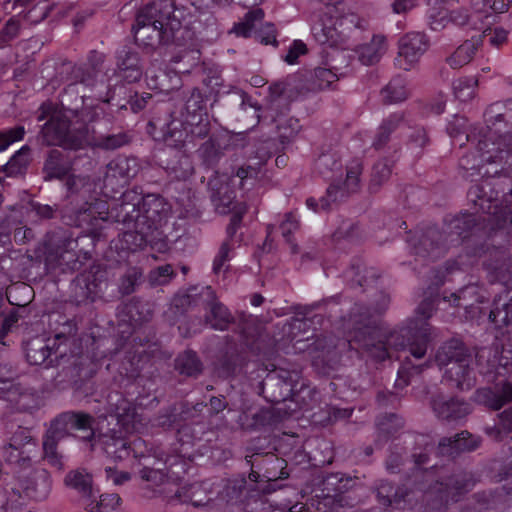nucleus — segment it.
Listing matches in <instances>:
<instances>
[{"mask_svg": "<svg viewBox=\"0 0 512 512\" xmlns=\"http://www.w3.org/2000/svg\"><path fill=\"white\" fill-rule=\"evenodd\" d=\"M388 304L389 297L383 294L380 295L379 304L373 312L368 306L355 304L350 311V339L340 341L336 347H354L377 361L392 358L393 352L405 350L415 359L423 358L429 342L430 325H409L386 333L382 330L377 315L386 311Z\"/></svg>", "mask_w": 512, "mask_h": 512, "instance_id": "obj_1", "label": "nucleus"}, {"mask_svg": "<svg viewBox=\"0 0 512 512\" xmlns=\"http://www.w3.org/2000/svg\"><path fill=\"white\" fill-rule=\"evenodd\" d=\"M94 418L82 411H66L51 420L48 429L43 435L42 448L44 459L58 470L63 469L62 455L58 452V444L63 439L73 436L72 431L78 430L82 434L80 440L89 442L91 449L94 444L95 433L93 429Z\"/></svg>", "mask_w": 512, "mask_h": 512, "instance_id": "obj_2", "label": "nucleus"}, {"mask_svg": "<svg viewBox=\"0 0 512 512\" xmlns=\"http://www.w3.org/2000/svg\"><path fill=\"white\" fill-rule=\"evenodd\" d=\"M489 128H493L490 123H487L485 128L472 127L468 129L467 119L458 115H454L448 123V134L453 138L464 135L466 141L471 142L478 153L477 157L472 155L473 162L470 155H465L460 159V167L464 170H478V173L483 176L491 174L488 169H485V165L496 163L497 156H494V152H498L500 147H496V142L490 140Z\"/></svg>", "mask_w": 512, "mask_h": 512, "instance_id": "obj_3", "label": "nucleus"}, {"mask_svg": "<svg viewBox=\"0 0 512 512\" xmlns=\"http://www.w3.org/2000/svg\"><path fill=\"white\" fill-rule=\"evenodd\" d=\"M75 117H79L83 124L79 127H71L70 120L67 115L54 113L49 120L43 125L41 135L46 145H57L64 149L78 150L83 148L88 141L87 121H92L94 115L87 112L85 108L78 111L77 109H68Z\"/></svg>", "mask_w": 512, "mask_h": 512, "instance_id": "obj_4", "label": "nucleus"}, {"mask_svg": "<svg viewBox=\"0 0 512 512\" xmlns=\"http://www.w3.org/2000/svg\"><path fill=\"white\" fill-rule=\"evenodd\" d=\"M496 186L494 178L487 176L471 186L467 196L469 201L478 207L476 212L482 211L485 214L484 222H488L493 229H504L512 226V210L498 205L500 191Z\"/></svg>", "mask_w": 512, "mask_h": 512, "instance_id": "obj_5", "label": "nucleus"}, {"mask_svg": "<svg viewBox=\"0 0 512 512\" xmlns=\"http://www.w3.org/2000/svg\"><path fill=\"white\" fill-rule=\"evenodd\" d=\"M484 117L486 123H490L493 127L489 128L490 140L496 142V147H500L498 152H494V156H498L495 164H501L505 158V152L510 150L506 144L512 143V109L501 103H495L486 109Z\"/></svg>", "mask_w": 512, "mask_h": 512, "instance_id": "obj_6", "label": "nucleus"}, {"mask_svg": "<svg viewBox=\"0 0 512 512\" xmlns=\"http://www.w3.org/2000/svg\"><path fill=\"white\" fill-rule=\"evenodd\" d=\"M245 459L251 467L248 476L251 482H276L289 477L287 462L274 453L253 452L251 455H247Z\"/></svg>", "mask_w": 512, "mask_h": 512, "instance_id": "obj_7", "label": "nucleus"}, {"mask_svg": "<svg viewBox=\"0 0 512 512\" xmlns=\"http://www.w3.org/2000/svg\"><path fill=\"white\" fill-rule=\"evenodd\" d=\"M299 380L300 373L296 370L276 369L261 382L262 393L272 403L284 402L299 391Z\"/></svg>", "mask_w": 512, "mask_h": 512, "instance_id": "obj_8", "label": "nucleus"}, {"mask_svg": "<svg viewBox=\"0 0 512 512\" xmlns=\"http://www.w3.org/2000/svg\"><path fill=\"white\" fill-rule=\"evenodd\" d=\"M264 18V11L260 8H255L248 11L243 20L235 23L231 29L238 37L248 38L253 35L254 39L261 44L277 45L276 29L272 23L262 24Z\"/></svg>", "mask_w": 512, "mask_h": 512, "instance_id": "obj_9", "label": "nucleus"}, {"mask_svg": "<svg viewBox=\"0 0 512 512\" xmlns=\"http://www.w3.org/2000/svg\"><path fill=\"white\" fill-rule=\"evenodd\" d=\"M141 21H155L168 32L178 35L182 28L183 12L176 9L174 0H153L139 11Z\"/></svg>", "mask_w": 512, "mask_h": 512, "instance_id": "obj_10", "label": "nucleus"}, {"mask_svg": "<svg viewBox=\"0 0 512 512\" xmlns=\"http://www.w3.org/2000/svg\"><path fill=\"white\" fill-rule=\"evenodd\" d=\"M77 239L69 231H56L51 234L46 244L45 265L56 268L63 264L69 265L76 258Z\"/></svg>", "mask_w": 512, "mask_h": 512, "instance_id": "obj_11", "label": "nucleus"}, {"mask_svg": "<svg viewBox=\"0 0 512 512\" xmlns=\"http://www.w3.org/2000/svg\"><path fill=\"white\" fill-rule=\"evenodd\" d=\"M37 447L36 440L31 436L30 430L18 426L6 444L2 447L5 461L19 466H28L31 463L30 453Z\"/></svg>", "mask_w": 512, "mask_h": 512, "instance_id": "obj_12", "label": "nucleus"}, {"mask_svg": "<svg viewBox=\"0 0 512 512\" xmlns=\"http://www.w3.org/2000/svg\"><path fill=\"white\" fill-rule=\"evenodd\" d=\"M361 173L360 164H355L347 169L344 182L333 180L326 190L325 196L321 201V210L328 211L333 205L346 201L352 194L360 189L359 175Z\"/></svg>", "mask_w": 512, "mask_h": 512, "instance_id": "obj_13", "label": "nucleus"}, {"mask_svg": "<svg viewBox=\"0 0 512 512\" xmlns=\"http://www.w3.org/2000/svg\"><path fill=\"white\" fill-rule=\"evenodd\" d=\"M223 106L229 118L236 121H245L247 119L246 112L250 111L251 128L258 125L261 120V106L252 101V98L243 90L234 89L227 92L222 98Z\"/></svg>", "mask_w": 512, "mask_h": 512, "instance_id": "obj_14", "label": "nucleus"}, {"mask_svg": "<svg viewBox=\"0 0 512 512\" xmlns=\"http://www.w3.org/2000/svg\"><path fill=\"white\" fill-rule=\"evenodd\" d=\"M141 202L143 196L134 189L122 193L120 203L111 209L112 220L122 224L126 229L140 227L142 218Z\"/></svg>", "mask_w": 512, "mask_h": 512, "instance_id": "obj_15", "label": "nucleus"}, {"mask_svg": "<svg viewBox=\"0 0 512 512\" xmlns=\"http://www.w3.org/2000/svg\"><path fill=\"white\" fill-rule=\"evenodd\" d=\"M270 492L265 488L260 490L256 483L248 484L245 478L235 479L226 488V494L230 501L239 504L246 512H254L263 504V493Z\"/></svg>", "mask_w": 512, "mask_h": 512, "instance_id": "obj_16", "label": "nucleus"}, {"mask_svg": "<svg viewBox=\"0 0 512 512\" xmlns=\"http://www.w3.org/2000/svg\"><path fill=\"white\" fill-rule=\"evenodd\" d=\"M134 38L136 43L147 47H155L160 44L180 43L181 38L168 32L159 26L155 21H141L140 13L136 17V25L133 26Z\"/></svg>", "mask_w": 512, "mask_h": 512, "instance_id": "obj_17", "label": "nucleus"}, {"mask_svg": "<svg viewBox=\"0 0 512 512\" xmlns=\"http://www.w3.org/2000/svg\"><path fill=\"white\" fill-rule=\"evenodd\" d=\"M446 237L437 227H428L410 240L412 253L424 259H436L444 252Z\"/></svg>", "mask_w": 512, "mask_h": 512, "instance_id": "obj_18", "label": "nucleus"}, {"mask_svg": "<svg viewBox=\"0 0 512 512\" xmlns=\"http://www.w3.org/2000/svg\"><path fill=\"white\" fill-rule=\"evenodd\" d=\"M51 487L52 481L49 472L43 468L35 469L19 481V488H12L10 497L18 496L21 498V489L26 497L41 501L48 497Z\"/></svg>", "mask_w": 512, "mask_h": 512, "instance_id": "obj_19", "label": "nucleus"}, {"mask_svg": "<svg viewBox=\"0 0 512 512\" xmlns=\"http://www.w3.org/2000/svg\"><path fill=\"white\" fill-rule=\"evenodd\" d=\"M430 407L438 419L447 422L459 421L471 413V405L458 397H447L441 393L432 395Z\"/></svg>", "mask_w": 512, "mask_h": 512, "instance_id": "obj_20", "label": "nucleus"}, {"mask_svg": "<svg viewBox=\"0 0 512 512\" xmlns=\"http://www.w3.org/2000/svg\"><path fill=\"white\" fill-rule=\"evenodd\" d=\"M428 49L426 36L419 32L408 33L399 41L396 65L403 70H410Z\"/></svg>", "mask_w": 512, "mask_h": 512, "instance_id": "obj_21", "label": "nucleus"}, {"mask_svg": "<svg viewBox=\"0 0 512 512\" xmlns=\"http://www.w3.org/2000/svg\"><path fill=\"white\" fill-rule=\"evenodd\" d=\"M141 169L140 163L135 157L117 156L106 166L104 186L114 188V185L123 186L136 177Z\"/></svg>", "mask_w": 512, "mask_h": 512, "instance_id": "obj_22", "label": "nucleus"}, {"mask_svg": "<svg viewBox=\"0 0 512 512\" xmlns=\"http://www.w3.org/2000/svg\"><path fill=\"white\" fill-rule=\"evenodd\" d=\"M200 295L205 309V323L212 329L226 330L233 322L227 307L217 299L215 291L210 286L204 287Z\"/></svg>", "mask_w": 512, "mask_h": 512, "instance_id": "obj_23", "label": "nucleus"}, {"mask_svg": "<svg viewBox=\"0 0 512 512\" xmlns=\"http://www.w3.org/2000/svg\"><path fill=\"white\" fill-rule=\"evenodd\" d=\"M229 179L227 174H219L217 171H214L213 176L208 181L210 199L215 210L220 214H227L235 209L233 204L236 194L229 184Z\"/></svg>", "mask_w": 512, "mask_h": 512, "instance_id": "obj_24", "label": "nucleus"}, {"mask_svg": "<svg viewBox=\"0 0 512 512\" xmlns=\"http://www.w3.org/2000/svg\"><path fill=\"white\" fill-rule=\"evenodd\" d=\"M116 69L128 83L139 81L144 73V63L139 52L130 46H123L116 52Z\"/></svg>", "mask_w": 512, "mask_h": 512, "instance_id": "obj_25", "label": "nucleus"}, {"mask_svg": "<svg viewBox=\"0 0 512 512\" xmlns=\"http://www.w3.org/2000/svg\"><path fill=\"white\" fill-rule=\"evenodd\" d=\"M484 268L489 282H499L503 287H509L507 284L512 279V255L509 251L496 249L490 252Z\"/></svg>", "mask_w": 512, "mask_h": 512, "instance_id": "obj_26", "label": "nucleus"}, {"mask_svg": "<svg viewBox=\"0 0 512 512\" xmlns=\"http://www.w3.org/2000/svg\"><path fill=\"white\" fill-rule=\"evenodd\" d=\"M141 212L142 218H140V227L155 233L162 225V222L166 220L169 208L163 198L155 195H147L145 197L143 196Z\"/></svg>", "mask_w": 512, "mask_h": 512, "instance_id": "obj_27", "label": "nucleus"}, {"mask_svg": "<svg viewBox=\"0 0 512 512\" xmlns=\"http://www.w3.org/2000/svg\"><path fill=\"white\" fill-rule=\"evenodd\" d=\"M238 329L246 339L247 345L259 353L265 352L272 344V340L264 331V326L252 315L241 314Z\"/></svg>", "mask_w": 512, "mask_h": 512, "instance_id": "obj_28", "label": "nucleus"}, {"mask_svg": "<svg viewBox=\"0 0 512 512\" xmlns=\"http://www.w3.org/2000/svg\"><path fill=\"white\" fill-rule=\"evenodd\" d=\"M238 329L246 339L247 345L259 353L265 352L272 344V340L264 331V326L252 315L241 314Z\"/></svg>", "mask_w": 512, "mask_h": 512, "instance_id": "obj_29", "label": "nucleus"}, {"mask_svg": "<svg viewBox=\"0 0 512 512\" xmlns=\"http://www.w3.org/2000/svg\"><path fill=\"white\" fill-rule=\"evenodd\" d=\"M474 400L489 409L499 410L512 401V383L500 381L493 386L479 388L474 394Z\"/></svg>", "mask_w": 512, "mask_h": 512, "instance_id": "obj_30", "label": "nucleus"}, {"mask_svg": "<svg viewBox=\"0 0 512 512\" xmlns=\"http://www.w3.org/2000/svg\"><path fill=\"white\" fill-rule=\"evenodd\" d=\"M489 321L497 328L512 326V288L503 287L493 298Z\"/></svg>", "mask_w": 512, "mask_h": 512, "instance_id": "obj_31", "label": "nucleus"}, {"mask_svg": "<svg viewBox=\"0 0 512 512\" xmlns=\"http://www.w3.org/2000/svg\"><path fill=\"white\" fill-rule=\"evenodd\" d=\"M475 213H464L453 217L446 225L445 231L450 237L456 236L457 238L464 239L469 236L470 232L474 229H487L488 231H496L488 222L483 221V216L476 215Z\"/></svg>", "mask_w": 512, "mask_h": 512, "instance_id": "obj_32", "label": "nucleus"}, {"mask_svg": "<svg viewBox=\"0 0 512 512\" xmlns=\"http://www.w3.org/2000/svg\"><path fill=\"white\" fill-rule=\"evenodd\" d=\"M72 167L73 161L69 153L59 149H51L47 153L42 168L44 180H62L69 175Z\"/></svg>", "mask_w": 512, "mask_h": 512, "instance_id": "obj_33", "label": "nucleus"}, {"mask_svg": "<svg viewBox=\"0 0 512 512\" xmlns=\"http://www.w3.org/2000/svg\"><path fill=\"white\" fill-rule=\"evenodd\" d=\"M165 499L169 503H190L194 507H202L208 504L211 497L207 489L200 483H193L188 486L174 487L169 489Z\"/></svg>", "mask_w": 512, "mask_h": 512, "instance_id": "obj_34", "label": "nucleus"}, {"mask_svg": "<svg viewBox=\"0 0 512 512\" xmlns=\"http://www.w3.org/2000/svg\"><path fill=\"white\" fill-rule=\"evenodd\" d=\"M435 361L438 366L447 368L452 365V362L459 364L460 362L473 361V355L462 341L451 339L440 346Z\"/></svg>", "mask_w": 512, "mask_h": 512, "instance_id": "obj_35", "label": "nucleus"}, {"mask_svg": "<svg viewBox=\"0 0 512 512\" xmlns=\"http://www.w3.org/2000/svg\"><path fill=\"white\" fill-rule=\"evenodd\" d=\"M473 361L460 362L445 368L443 379L451 387L459 390H470L476 381L474 369L472 367Z\"/></svg>", "mask_w": 512, "mask_h": 512, "instance_id": "obj_36", "label": "nucleus"}, {"mask_svg": "<svg viewBox=\"0 0 512 512\" xmlns=\"http://www.w3.org/2000/svg\"><path fill=\"white\" fill-rule=\"evenodd\" d=\"M480 441L469 432L462 431L454 437H444L440 440L438 451L443 456L455 457L463 452H471L479 447Z\"/></svg>", "mask_w": 512, "mask_h": 512, "instance_id": "obj_37", "label": "nucleus"}, {"mask_svg": "<svg viewBox=\"0 0 512 512\" xmlns=\"http://www.w3.org/2000/svg\"><path fill=\"white\" fill-rule=\"evenodd\" d=\"M109 405L117 419V423L122 427V429L126 433L134 432L137 425L141 422L134 404L122 396H119L115 403L112 402V397H110Z\"/></svg>", "mask_w": 512, "mask_h": 512, "instance_id": "obj_38", "label": "nucleus"}, {"mask_svg": "<svg viewBox=\"0 0 512 512\" xmlns=\"http://www.w3.org/2000/svg\"><path fill=\"white\" fill-rule=\"evenodd\" d=\"M184 99L181 123H195V120L208 116L207 96L199 88H192Z\"/></svg>", "mask_w": 512, "mask_h": 512, "instance_id": "obj_39", "label": "nucleus"}, {"mask_svg": "<svg viewBox=\"0 0 512 512\" xmlns=\"http://www.w3.org/2000/svg\"><path fill=\"white\" fill-rule=\"evenodd\" d=\"M117 91L120 95L122 92L126 91V88L124 86L116 87L106 101L111 104V106H115L118 111L126 110L129 105L130 109L134 113H137L145 109L153 101L151 94L143 93L140 95L138 92L132 90L129 91L127 98L121 100L120 98H116Z\"/></svg>", "mask_w": 512, "mask_h": 512, "instance_id": "obj_40", "label": "nucleus"}, {"mask_svg": "<svg viewBox=\"0 0 512 512\" xmlns=\"http://www.w3.org/2000/svg\"><path fill=\"white\" fill-rule=\"evenodd\" d=\"M25 356L31 365H42L46 367L53 366L52 354L54 353L49 345V340L41 337H35L26 342Z\"/></svg>", "mask_w": 512, "mask_h": 512, "instance_id": "obj_41", "label": "nucleus"}, {"mask_svg": "<svg viewBox=\"0 0 512 512\" xmlns=\"http://www.w3.org/2000/svg\"><path fill=\"white\" fill-rule=\"evenodd\" d=\"M363 484L358 476H350L344 473H330L323 480L325 495L348 493L351 490L362 488Z\"/></svg>", "mask_w": 512, "mask_h": 512, "instance_id": "obj_42", "label": "nucleus"}, {"mask_svg": "<svg viewBox=\"0 0 512 512\" xmlns=\"http://www.w3.org/2000/svg\"><path fill=\"white\" fill-rule=\"evenodd\" d=\"M165 168L178 180H186L194 172L191 157L184 151L169 149Z\"/></svg>", "mask_w": 512, "mask_h": 512, "instance_id": "obj_43", "label": "nucleus"}, {"mask_svg": "<svg viewBox=\"0 0 512 512\" xmlns=\"http://www.w3.org/2000/svg\"><path fill=\"white\" fill-rule=\"evenodd\" d=\"M226 144L224 139L219 137H209L203 142L197 150L201 164L206 168L214 169L219 161L224 157Z\"/></svg>", "mask_w": 512, "mask_h": 512, "instance_id": "obj_44", "label": "nucleus"}, {"mask_svg": "<svg viewBox=\"0 0 512 512\" xmlns=\"http://www.w3.org/2000/svg\"><path fill=\"white\" fill-rule=\"evenodd\" d=\"M107 283L103 272L90 273L77 279L76 295L90 301L100 297L106 288Z\"/></svg>", "mask_w": 512, "mask_h": 512, "instance_id": "obj_45", "label": "nucleus"}, {"mask_svg": "<svg viewBox=\"0 0 512 512\" xmlns=\"http://www.w3.org/2000/svg\"><path fill=\"white\" fill-rule=\"evenodd\" d=\"M481 46L482 37L472 36L458 46L453 54L447 57L446 62L453 69L461 68L472 61Z\"/></svg>", "mask_w": 512, "mask_h": 512, "instance_id": "obj_46", "label": "nucleus"}, {"mask_svg": "<svg viewBox=\"0 0 512 512\" xmlns=\"http://www.w3.org/2000/svg\"><path fill=\"white\" fill-rule=\"evenodd\" d=\"M64 484L83 498L93 497V476L85 468L69 471L64 477Z\"/></svg>", "mask_w": 512, "mask_h": 512, "instance_id": "obj_47", "label": "nucleus"}, {"mask_svg": "<svg viewBox=\"0 0 512 512\" xmlns=\"http://www.w3.org/2000/svg\"><path fill=\"white\" fill-rule=\"evenodd\" d=\"M475 478L471 472L459 471L447 477L441 485L448 496L452 498L458 494L466 493L475 485Z\"/></svg>", "mask_w": 512, "mask_h": 512, "instance_id": "obj_48", "label": "nucleus"}, {"mask_svg": "<svg viewBox=\"0 0 512 512\" xmlns=\"http://www.w3.org/2000/svg\"><path fill=\"white\" fill-rule=\"evenodd\" d=\"M339 79L336 71L332 68L317 67L307 75L306 90L317 92L331 87Z\"/></svg>", "mask_w": 512, "mask_h": 512, "instance_id": "obj_49", "label": "nucleus"}, {"mask_svg": "<svg viewBox=\"0 0 512 512\" xmlns=\"http://www.w3.org/2000/svg\"><path fill=\"white\" fill-rule=\"evenodd\" d=\"M129 136L125 132L113 134L94 133L92 136L88 134L86 145L102 150H115L128 144Z\"/></svg>", "mask_w": 512, "mask_h": 512, "instance_id": "obj_50", "label": "nucleus"}, {"mask_svg": "<svg viewBox=\"0 0 512 512\" xmlns=\"http://www.w3.org/2000/svg\"><path fill=\"white\" fill-rule=\"evenodd\" d=\"M102 445L106 455L114 460H124L132 452L130 442L126 438L115 434L104 435Z\"/></svg>", "mask_w": 512, "mask_h": 512, "instance_id": "obj_51", "label": "nucleus"}, {"mask_svg": "<svg viewBox=\"0 0 512 512\" xmlns=\"http://www.w3.org/2000/svg\"><path fill=\"white\" fill-rule=\"evenodd\" d=\"M285 85L282 82L274 83L269 87L267 111L273 121H277V117L286 114L289 109V103L283 98Z\"/></svg>", "mask_w": 512, "mask_h": 512, "instance_id": "obj_52", "label": "nucleus"}, {"mask_svg": "<svg viewBox=\"0 0 512 512\" xmlns=\"http://www.w3.org/2000/svg\"><path fill=\"white\" fill-rule=\"evenodd\" d=\"M154 232L142 229L141 227H132L123 233L122 241L126 248L131 251L144 249L147 245H152L156 240Z\"/></svg>", "mask_w": 512, "mask_h": 512, "instance_id": "obj_53", "label": "nucleus"}, {"mask_svg": "<svg viewBox=\"0 0 512 512\" xmlns=\"http://www.w3.org/2000/svg\"><path fill=\"white\" fill-rule=\"evenodd\" d=\"M404 124V116L401 113H394L383 120L376 133L373 147L382 149L390 140V135Z\"/></svg>", "mask_w": 512, "mask_h": 512, "instance_id": "obj_54", "label": "nucleus"}, {"mask_svg": "<svg viewBox=\"0 0 512 512\" xmlns=\"http://www.w3.org/2000/svg\"><path fill=\"white\" fill-rule=\"evenodd\" d=\"M385 38L383 36H373L370 43L360 45L356 49L359 60L364 65H373L377 63L384 53Z\"/></svg>", "mask_w": 512, "mask_h": 512, "instance_id": "obj_55", "label": "nucleus"}, {"mask_svg": "<svg viewBox=\"0 0 512 512\" xmlns=\"http://www.w3.org/2000/svg\"><path fill=\"white\" fill-rule=\"evenodd\" d=\"M357 503L355 498L350 497L347 493L337 495H316L311 499V506L319 512H326L324 508L331 505L333 509L353 507Z\"/></svg>", "mask_w": 512, "mask_h": 512, "instance_id": "obj_56", "label": "nucleus"}, {"mask_svg": "<svg viewBox=\"0 0 512 512\" xmlns=\"http://www.w3.org/2000/svg\"><path fill=\"white\" fill-rule=\"evenodd\" d=\"M376 495L382 505L392 506L399 505L404 500L405 492L386 480H380L376 486Z\"/></svg>", "mask_w": 512, "mask_h": 512, "instance_id": "obj_57", "label": "nucleus"}, {"mask_svg": "<svg viewBox=\"0 0 512 512\" xmlns=\"http://www.w3.org/2000/svg\"><path fill=\"white\" fill-rule=\"evenodd\" d=\"M30 151L27 145L23 146L4 166H1V170L10 177L23 175L30 163Z\"/></svg>", "mask_w": 512, "mask_h": 512, "instance_id": "obj_58", "label": "nucleus"}, {"mask_svg": "<svg viewBox=\"0 0 512 512\" xmlns=\"http://www.w3.org/2000/svg\"><path fill=\"white\" fill-rule=\"evenodd\" d=\"M175 369L182 375L197 377L202 372V363L193 351H185L177 356Z\"/></svg>", "mask_w": 512, "mask_h": 512, "instance_id": "obj_59", "label": "nucleus"}, {"mask_svg": "<svg viewBox=\"0 0 512 512\" xmlns=\"http://www.w3.org/2000/svg\"><path fill=\"white\" fill-rule=\"evenodd\" d=\"M382 101L385 104L399 103L407 99L406 83L401 77H395L381 90Z\"/></svg>", "mask_w": 512, "mask_h": 512, "instance_id": "obj_60", "label": "nucleus"}, {"mask_svg": "<svg viewBox=\"0 0 512 512\" xmlns=\"http://www.w3.org/2000/svg\"><path fill=\"white\" fill-rule=\"evenodd\" d=\"M347 279L356 286H364L370 282L375 281L378 276L373 268L364 267L363 263L357 259L352 264L349 270L346 271Z\"/></svg>", "mask_w": 512, "mask_h": 512, "instance_id": "obj_61", "label": "nucleus"}, {"mask_svg": "<svg viewBox=\"0 0 512 512\" xmlns=\"http://www.w3.org/2000/svg\"><path fill=\"white\" fill-rule=\"evenodd\" d=\"M139 475L143 481L151 483L154 486L164 485V488L160 492L164 495H171L169 489H173L175 485L166 482V474L161 469H153L149 467H143L139 471Z\"/></svg>", "mask_w": 512, "mask_h": 512, "instance_id": "obj_62", "label": "nucleus"}, {"mask_svg": "<svg viewBox=\"0 0 512 512\" xmlns=\"http://www.w3.org/2000/svg\"><path fill=\"white\" fill-rule=\"evenodd\" d=\"M478 81L475 77H461L453 82V92L457 99L466 102L475 95Z\"/></svg>", "mask_w": 512, "mask_h": 512, "instance_id": "obj_63", "label": "nucleus"}, {"mask_svg": "<svg viewBox=\"0 0 512 512\" xmlns=\"http://www.w3.org/2000/svg\"><path fill=\"white\" fill-rule=\"evenodd\" d=\"M142 276V271L139 268H128L120 279L119 292L123 296L135 292L137 286L141 283Z\"/></svg>", "mask_w": 512, "mask_h": 512, "instance_id": "obj_64", "label": "nucleus"}]
</instances>
